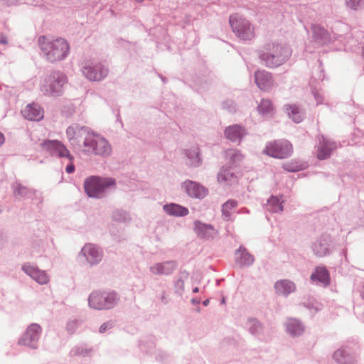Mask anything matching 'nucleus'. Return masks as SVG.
Here are the masks:
<instances>
[{
	"label": "nucleus",
	"mask_w": 364,
	"mask_h": 364,
	"mask_svg": "<svg viewBox=\"0 0 364 364\" xmlns=\"http://www.w3.org/2000/svg\"><path fill=\"white\" fill-rule=\"evenodd\" d=\"M292 54L291 48L287 44L269 42L264 44L259 50L260 63L269 68H276L286 63Z\"/></svg>",
	"instance_id": "obj_1"
},
{
	"label": "nucleus",
	"mask_w": 364,
	"mask_h": 364,
	"mask_svg": "<svg viewBox=\"0 0 364 364\" xmlns=\"http://www.w3.org/2000/svg\"><path fill=\"white\" fill-rule=\"evenodd\" d=\"M38 43L44 57L50 63L64 60L70 53V46L64 38L40 36Z\"/></svg>",
	"instance_id": "obj_2"
},
{
	"label": "nucleus",
	"mask_w": 364,
	"mask_h": 364,
	"mask_svg": "<svg viewBox=\"0 0 364 364\" xmlns=\"http://www.w3.org/2000/svg\"><path fill=\"white\" fill-rule=\"evenodd\" d=\"M80 150L87 156L107 158L111 156L112 147L105 137L92 131L82 141Z\"/></svg>",
	"instance_id": "obj_3"
},
{
	"label": "nucleus",
	"mask_w": 364,
	"mask_h": 364,
	"mask_svg": "<svg viewBox=\"0 0 364 364\" xmlns=\"http://www.w3.org/2000/svg\"><path fill=\"white\" fill-rule=\"evenodd\" d=\"M83 186L88 197L100 199L116 188V181L112 178L91 176L85 179Z\"/></svg>",
	"instance_id": "obj_4"
},
{
	"label": "nucleus",
	"mask_w": 364,
	"mask_h": 364,
	"mask_svg": "<svg viewBox=\"0 0 364 364\" xmlns=\"http://www.w3.org/2000/svg\"><path fill=\"white\" fill-rule=\"evenodd\" d=\"M66 83L67 77L64 73L53 71L45 77L41 85V91L46 96H60L63 93V86Z\"/></svg>",
	"instance_id": "obj_5"
},
{
	"label": "nucleus",
	"mask_w": 364,
	"mask_h": 364,
	"mask_svg": "<svg viewBox=\"0 0 364 364\" xmlns=\"http://www.w3.org/2000/svg\"><path fill=\"white\" fill-rule=\"evenodd\" d=\"M88 306L95 310H109L114 308L119 301L118 294L112 291H93L88 297Z\"/></svg>",
	"instance_id": "obj_6"
},
{
	"label": "nucleus",
	"mask_w": 364,
	"mask_h": 364,
	"mask_svg": "<svg viewBox=\"0 0 364 364\" xmlns=\"http://www.w3.org/2000/svg\"><path fill=\"white\" fill-rule=\"evenodd\" d=\"M229 23L234 33L241 40L250 41L255 36V29L252 24L239 14L230 16Z\"/></svg>",
	"instance_id": "obj_7"
},
{
	"label": "nucleus",
	"mask_w": 364,
	"mask_h": 364,
	"mask_svg": "<svg viewBox=\"0 0 364 364\" xmlns=\"http://www.w3.org/2000/svg\"><path fill=\"white\" fill-rule=\"evenodd\" d=\"M83 75L90 81H100L105 79L108 73L109 68L105 63L97 60H88L85 62L82 67Z\"/></svg>",
	"instance_id": "obj_8"
},
{
	"label": "nucleus",
	"mask_w": 364,
	"mask_h": 364,
	"mask_svg": "<svg viewBox=\"0 0 364 364\" xmlns=\"http://www.w3.org/2000/svg\"><path fill=\"white\" fill-rule=\"evenodd\" d=\"M102 250L97 245L92 243L85 244L78 254L79 260L90 267L99 264L103 259Z\"/></svg>",
	"instance_id": "obj_9"
},
{
	"label": "nucleus",
	"mask_w": 364,
	"mask_h": 364,
	"mask_svg": "<svg viewBox=\"0 0 364 364\" xmlns=\"http://www.w3.org/2000/svg\"><path fill=\"white\" fill-rule=\"evenodd\" d=\"M267 155L277 159H286L293 152L292 145L287 140L269 142L264 151Z\"/></svg>",
	"instance_id": "obj_10"
},
{
	"label": "nucleus",
	"mask_w": 364,
	"mask_h": 364,
	"mask_svg": "<svg viewBox=\"0 0 364 364\" xmlns=\"http://www.w3.org/2000/svg\"><path fill=\"white\" fill-rule=\"evenodd\" d=\"M41 334V326L36 323H31L19 338L18 343L31 349H37Z\"/></svg>",
	"instance_id": "obj_11"
},
{
	"label": "nucleus",
	"mask_w": 364,
	"mask_h": 364,
	"mask_svg": "<svg viewBox=\"0 0 364 364\" xmlns=\"http://www.w3.org/2000/svg\"><path fill=\"white\" fill-rule=\"evenodd\" d=\"M92 130L85 126H81L78 124H73L69 126L66 129V136L70 143L74 147H77L81 149V139H87V136L92 133Z\"/></svg>",
	"instance_id": "obj_12"
},
{
	"label": "nucleus",
	"mask_w": 364,
	"mask_h": 364,
	"mask_svg": "<svg viewBox=\"0 0 364 364\" xmlns=\"http://www.w3.org/2000/svg\"><path fill=\"white\" fill-rule=\"evenodd\" d=\"M317 157L320 160H324L330 157L332 151L337 148V144L323 135H318L317 136Z\"/></svg>",
	"instance_id": "obj_13"
},
{
	"label": "nucleus",
	"mask_w": 364,
	"mask_h": 364,
	"mask_svg": "<svg viewBox=\"0 0 364 364\" xmlns=\"http://www.w3.org/2000/svg\"><path fill=\"white\" fill-rule=\"evenodd\" d=\"M43 146L53 156H56L60 158L65 157L70 161H72L74 159L66 146L60 141L46 140L43 143Z\"/></svg>",
	"instance_id": "obj_14"
},
{
	"label": "nucleus",
	"mask_w": 364,
	"mask_h": 364,
	"mask_svg": "<svg viewBox=\"0 0 364 364\" xmlns=\"http://www.w3.org/2000/svg\"><path fill=\"white\" fill-rule=\"evenodd\" d=\"M21 270L41 285L49 282L50 278L46 272L38 269L30 262L24 263L21 267Z\"/></svg>",
	"instance_id": "obj_15"
},
{
	"label": "nucleus",
	"mask_w": 364,
	"mask_h": 364,
	"mask_svg": "<svg viewBox=\"0 0 364 364\" xmlns=\"http://www.w3.org/2000/svg\"><path fill=\"white\" fill-rule=\"evenodd\" d=\"M178 267L176 260L156 262L149 267V272L156 276H168L172 274Z\"/></svg>",
	"instance_id": "obj_16"
},
{
	"label": "nucleus",
	"mask_w": 364,
	"mask_h": 364,
	"mask_svg": "<svg viewBox=\"0 0 364 364\" xmlns=\"http://www.w3.org/2000/svg\"><path fill=\"white\" fill-rule=\"evenodd\" d=\"M255 81L257 86L262 91H269L274 85L272 73L264 70L255 72Z\"/></svg>",
	"instance_id": "obj_17"
},
{
	"label": "nucleus",
	"mask_w": 364,
	"mask_h": 364,
	"mask_svg": "<svg viewBox=\"0 0 364 364\" xmlns=\"http://www.w3.org/2000/svg\"><path fill=\"white\" fill-rule=\"evenodd\" d=\"M333 360L338 364H355V356L352 349L347 346H342L333 354Z\"/></svg>",
	"instance_id": "obj_18"
},
{
	"label": "nucleus",
	"mask_w": 364,
	"mask_h": 364,
	"mask_svg": "<svg viewBox=\"0 0 364 364\" xmlns=\"http://www.w3.org/2000/svg\"><path fill=\"white\" fill-rule=\"evenodd\" d=\"M182 189L190 196L196 198H203L208 193V190L199 183L186 181L182 183Z\"/></svg>",
	"instance_id": "obj_19"
},
{
	"label": "nucleus",
	"mask_w": 364,
	"mask_h": 364,
	"mask_svg": "<svg viewBox=\"0 0 364 364\" xmlns=\"http://www.w3.org/2000/svg\"><path fill=\"white\" fill-rule=\"evenodd\" d=\"M193 229L198 237L206 240H213L218 233L212 225L199 220L194 222Z\"/></svg>",
	"instance_id": "obj_20"
},
{
	"label": "nucleus",
	"mask_w": 364,
	"mask_h": 364,
	"mask_svg": "<svg viewBox=\"0 0 364 364\" xmlns=\"http://www.w3.org/2000/svg\"><path fill=\"white\" fill-rule=\"evenodd\" d=\"M312 32L314 41L319 45L327 44L337 39L335 34L331 35V33L320 25H313Z\"/></svg>",
	"instance_id": "obj_21"
},
{
	"label": "nucleus",
	"mask_w": 364,
	"mask_h": 364,
	"mask_svg": "<svg viewBox=\"0 0 364 364\" xmlns=\"http://www.w3.org/2000/svg\"><path fill=\"white\" fill-rule=\"evenodd\" d=\"M235 260L240 267H249L254 263L255 257L248 252L247 248L240 245L239 248L235 251Z\"/></svg>",
	"instance_id": "obj_22"
},
{
	"label": "nucleus",
	"mask_w": 364,
	"mask_h": 364,
	"mask_svg": "<svg viewBox=\"0 0 364 364\" xmlns=\"http://www.w3.org/2000/svg\"><path fill=\"white\" fill-rule=\"evenodd\" d=\"M287 333L293 338L299 337L304 333L305 326L299 319L288 318L285 322Z\"/></svg>",
	"instance_id": "obj_23"
},
{
	"label": "nucleus",
	"mask_w": 364,
	"mask_h": 364,
	"mask_svg": "<svg viewBox=\"0 0 364 364\" xmlns=\"http://www.w3.org/2000/svg\"><path fill=\"white\" fill-rule=\"evenodd\" d=\"M225 136L234 143H240L242 138L247 134L245 129L239 125L233 124L225 129Z\"/></svg>",
	"instance_id": "obj_24"
},
{
	"label": "nucleus",
	"mask_w": 364,
	"mask_h": 364,
	"mask_svg": "<svg viewBox=\"0 0 364 364\" xmlns=\"http://www.w3.org/2000/svg\"><path fill=\"white\" fill-rule=\"evenodd\" d=\"M330 238L323 235L315 241L312 245V250L318 257H324L330 253Z\"/></svg>",
	"instance_id": "obj_25"
},
{
	"label": "nucleus",
	"mask_w": 364,
	"mask_h": 364,
	"mask_svg": "<svg viewBox=\"0 0 364 364\" xmlns=\"http://www.w3.org/2000/svg\"><path fill=\"white\" fill-rule=\"evenodd\" d=\"M21 112L24 118L30 121H40L43 118V109L37 103L28 105Z\"/></svg>",
	"instance_id": "obj_26"
},
{
	"label": "nucleus",
	"mask_w": 364,
	"mask_h": 364,
	"mask_svg": "<svg viewBox=\"0 0 364 364\" xmlns=\"http://www.w3.org/2000/svg\"><path fill=\"white\" fill-rule=\"evenodd\" d=\"M311 280L326 287L330 285L331 277L328 269L324 266L316 267L311 275Z\"/></svg>",
	"instance_id": "obj_27"
},
{
	"label": "nucleus",
	"mask_w": 364,
	"mask_h": 364,
	"mask_svg": "<svg viewBox=\"0 0 364 364\" xmlns=\"http://www.w3.org/2000/svg\"><path fill=\"white\" fill-rule=\"evenodd\" d=\"M275 292L277 295L287 297L290 294L296 289L295 284L288 279L278 280L274 285Z\"/></svg>",
	"instance_id": "obj_28"
},
{
	"label": "nucleus",
	"mask_w": 364,
	"mask_h": 364,
	"mask_svg": "<svg viewBox=\"0 0 364 364\" xmlns=\"http://www.w3.org/2000/svg\"><path fill=\"white\" fill-rule=\"evenodd\" d=\"M163 210L167 215L174 217H184L189 213L187 208L173 203L165 204Z\"/></svg>",
	"instance_id": "obj_29"
},
{
	"label": "nucleus",
	"mask_w": 364,
	"mask_h": 364,
	"mask_svg": "<svg viewBox=\"0 0 364 364\" xmlns=\"http://www.w3.org/2000/svg\"><path fill=\"white\" fill-rule=\"evenodd\" d=\"M184 154L186 156V164L193 167H198L201 164L200 156V149L198 146H193L184 150Z\"/></svg>",
	"instance_id": "obj_30"
},
{
	"label": "nucleus",
	"mask_w": 364,
	"mask_h": 364,
	"mask_svg": "<svg viewBox=\"0 0 364 364\" xmlns=\"http://www.w3.org/2000/svg\"><path fill=\"white\" fill-rule=\"evenodd\" d=\"M11 190L14 196L16 198H25L30 197L31 193H35L34 189L30 188L22 185L19 181H16L11 184Z\"/></svg>",
	"instance_id": "obj_31"
},
{
	"label": "nucleus",
	"mask_w": 364,
	"mask_h": 364,
	"mask_svg": "<svg viewBox=\"0 0 364 364\" xmlns=\"http://www.w3.org/2000/svg\"><path fill=\"white\" fill-rule=\"evenodd\" d=\"M286 112L289 118H291L295 123H300L304 116L303 110L296 105H287L284 106Z\"/></svg>",
	"instance_id": "obj_32"
},
{
	"label": "nucleus",
	"mask_w": 364,
	"mask_h": 364,
	"mask_svg": "<svg viewBox=\"0 0 364 364\" xmlns=\"http://www.w3.org/2000/svg\"><path fill=\"white\" fill-rule=\"evenodd\" d=\"M218 180L220 183L231 184L236 181V176L230 167H223L218 173Z\"/></svg>",
	"instance_id": "obj_33"
},
{
	"label": "nucleus",
	"mask_w": 364,
	"mask_h": 364,
	"mask_svg": "<svg viewBox=\"0 0 364 364\" xmlns=\"http://www.w3.org/2000/svg\"><path fill=\"white\" fill-rule=\"evenodd\" d=\"M246 328L253 336H259L263 332V326L261 322L255 318H248Z\"/></svg>",
	"instance_id": "obj_34"
},
{
	"label": "nucleus",
	"mask_w": 364,
	"mask_h": 364,
	"mask_svg": "<svg viewBox=\"0 0 364 364\" xmlns=\"http://www.w3.org/2000/svg\"><path fill=\"white\" fill-rule=\"evenodd\" d=\"M237 201L230 199L222 205V217L225 221L232 220V210L237 206Z\"/></svg>",
	"instance_id": "obj_35"
},
{
	"label": "nucleus",
	"mask_w": 364,
	"mask_h": 364,
	"mask_svg": "<svg viewBox=\"0 0 364 364\" xmlns=\"http://www.w3.org/2000/svg\"><path fill=\"white\" fill-rule=\"evenodd\" d=\"M189 274L186 271H182L179 274L178 279L174 283V292L179 296H182L184 293L185 281L188 279Z\"/></svg>",
	"instance_id": "obj_36"
},
{
	"label": "nucleus",
	"mask_w": 364,
	"mask_h": 364,
	"mask_svg": "<svg viewBox=\"0 0 364 364\" xmlns=\"http://www.w3.org/2000/svg\"><path fill=\"white\" fill-rule=\"evenodd\" d=\"M281 198L272 196L267 203V210L272 213H279L283 211V200H281Z\"/></svg>",
	"instance_id": "obj_37"
},
{
	"label": "nucleus",
	"mask_w": 364,
	"mask_h": 364,
	"mask_svg": "<svg viewBox=\"0 0 364 364\" xmlns=\"http://www.w3.org/2000/svg\"><path fill=\"white\" fill-rule=\"evenodd\" d=\"M225 157L230 160V163L233 166H236L243 159V156L241 152L239 150L235 149L227 150L225 151Z\"/></svg>",
	"instance_id": "obj_38"
},
{
	"label": "nucleus",
	"mask_w": 364,
	"mask_h": 364,
	"mask_svg": "<svg viewBox=\"0 0 364 364\" xmlns=\"http://www.w3.org/2000/svg\"><path fill=\"white\" fill-rule=\"evenodd\" d=\"M273 109L272 102L267 99H262L257 107V110L262 116H267Z\"/></svg>",
	"instance_id": "obj_39"
},
{
	"label": "nucleus",
	"mask_w": 364,
	"mask_h": 364,
	"mask_svg": "<svg viewBox=\"0 0 364 364\" xmlns=\"http://www.w3.org/2000/svg\"><path fill=\"white\" fill-rule=\"evenodd\" d=\"M112 219L119 223H126L130 220L129 213L122 209H117L113 211L112 214Z\"/></svg>",
	"instance_id": "obj_40"
},
{
	"label": "nucleus",
	"mask_w": 364,
	"mask_h": 364,
	"mask_svg": "<svg viewBox=\"0 0 364 364\" xmlns=\"http://www.w3.org/2000/svg\"><path fill=\"white\" fill-rule=\"evenodd\" d=\"M91 352L90 348H85L82 346H78L74 347L71 351L70 354L73 356H83L85 357L87 355H89L90 353Z\"/></svg>",
	"instance_id": "obj_41"
},
{
	"label": "nucleus",
	"mask_w": 364,
	"mask_h": 364,
	"mask_svg": "<svg viewBox=\"0 0 364 364\" xmlns=\"http://www.w3.org/2000/svg\"><path fill=\"white\" fill-rule=\"evenodd\" d=\"M346 5L348 8L358 10L363 7L364 0H345Z\"/></svg>",
	"instance_id": "obj_42"
},
{
	"label": "nucleus",
	"mask_w": 364,
	"mask_h": 364,
	"mask_svg": "<svg viewBox=\"0 0 364 364\" xmlns=\"http://www.w3.org/2000/svg\"><path fill=\"white\" fill-rule=\"evenodd\" d=\"M304 168L303 164L291 162L284 165V168L289 172H296Z\"/></svg>",
	"instance_id": "obj_43"
},
{
	"label": "nucleus",
	"mask_w": 364,
	"mask_h": 364,
	"mask_svg": "<svg viewBox=\"0 0 364 364\" xmlns=\"http://www.w3.org/2000/svg\"><path fill=\"white\" fill-rule=\"evenodd\" d=\"M82 321L77 318L70 320L67 323V330L69 333H73L76 328L81 324Z\"/></svg>",
	"instance_id": "obj_44"
},
{
	"label": "nucleus",
	"mask_w": 364,
	"mask_h": 364,
	"mask_svg": "<svg viewBox=\"0 0 364 364\" xmlns=\"http://www.w3.org/2000/svg\"><path fill=\"white\" fill-rule=\"evenodd\" d=\"M114 322L113 321L110 320V321H106L100 326V327L99 328V332L100 333H104L107 332L108 330L112 329L114 327Z\"/></svg>",
	"instance_id": "obj_45"
},
{
	"label": "nucleus",
	"mask_w": 364,
	"mask_h": 364,
	"mask_svg": "<svg viewBox=\"0 0 364 364\" xmlns=\"http://www.w3.org/2000/svg\"><path fill=\"white\" fill-rule=\"evenodd\" d=\"M312 94H313L314 97L316 102V105H321L323 102L324 97H323V93L321 91L314 88L312 90Z\"/></svg>",
	"instance_id": "obj_46"
},
{
	"label": "nucleus",
	"mask_w": 364,
	"mask_h": 364,
	"mask_svg": "<svg viewBox=\"0 0 364 364\" xmlns=\"http://www.w3.org/2000/svg\"><path fill=\"white\" fill-rule=\"evenodd\" d=\"M34 192L35 193H31V195H30L28 198L33 200H36L38 204H42L43 202V193L36 189H34Z\"/></svg>",
	"instance_id": "obj_47"
},
{
	"label": "nucleus",
	"mask_w": 364,
	"mask_h": 364,
	"mask_svg": "<svg viewBox=\"0 0 364 364\" xmlns=\"http://www.w3.org/2000/svg\"><path fill=\"white\" fill-rule=\"evenodd\" d=\"M223 108L228 110L230 112H234L235 110V105L232 101H225L222 104Z\"/></svg>",
	"instance_id": "obj_48"
},
{
	"label": "nucleus",
	"mask_w": 364,
	"mask_h": 364,
	"mask_svg": "<svg viewBox=\"0 0 364 364\" xmlns=\"http://www.w3.org/2000/svg\"><path fill=\"white\" fill-rule=\"evenodd\" d=\"M168 355L164 353V352H160L158 353L157 356H156V359L161 362H165L166 361V360L168 359Z\"/></svg>",
	"instance_id": "obj_49"
},
{
	"label": "nucleus",
	"mask_w": 364,
	"mask_h": 364,
	"mask_svg": "<svg viewBox=\"0 0 364 364\" xmlns=\"http://www.w3.org/2000/svg\"><path fill=\"white\" fill-rule=\"evenodd\" d=\"M70 163L66 166L65 168V171L68 173H72L75 171V166L73 164V163L72 162V161H70Z\"/></svg>",
	"instance_id": "obj_50"
},
{
	"label": "nucleus",
	"mask_w": 364,
	"mask_h": 364,
	"mask_svg": "<svg viewBox=\"0 0 364 364\" xmlns=\"http://www.w3.org/2000/svg\"><path fill=\"white\" fill-rule=\"evenodd\" d=\"M1 2H3L9 6L14 5L16 4L17 0H0Z\"/></svg>",
	"instance_id": "obj_51"
},
{
	"label": "nucleus",
	"mask_w": 364,
	"mask_h": 364,
	"mask_svg": "<svg viewBox=\"0 0 364 364\" xmlns=\"http://www.w3.org/2000/svg\"><path fill=\"white\" fill-rule=\"evenodd\" d=\"M237 213V214H249L250 210L246 208H242L240 210H239Z\"/></svg>",
	"instance_id": "obj_52"
},
{
	"label": "nucleus",
	"mask_w": 364,
	"mask_h": 364,
	"mask_svg": "<svg viewBox=\"0 0 364 364\" xmlns=\"http://www.w3.org/2000/svg\"><path fill=\"white\" fill-rule=\"evenodd\" d=\"M191 302L193 305L199 304L200 303V299L198 298H193Z\"/></svg>",
	"instance_id": "obj_53"
},
{
	"label": "nucleus",
	"mask_w": 364,
	"mask_h": 364,
	"mask_svg": "<svg viewBox=\"0 0 364 364\" xmlns=\"http://www.w3.org/2000/svg\"><path fill=\"white\" fill-rule=\"evenodd\" d=\"M5 138L2 133L0 132V146L4 142Z\"/></svg>",
	"instance_id": "obj_54"
},
{
	"label": "nucleus",
	"mask_w": 364,
	"mask_h": 364,
	"mask_svg": "<svg viewBox=\"0 0 364 364\" xmlns=\"http://www.w3.org/2000/svg\"><path fill=\"white\" fill-rule=\"evenodd\" d=\"M7 43L6 38L5 37H3L0 39V43L1 44H6Z\"/></svg>",
	"instance_id": "obj_55"
},
{
	"label": "nucleus",
	"mask_w": 364,
	"mask_h": 364,
	"mask_svg": "<svg viewBox=\"0 0 364 364\" xmlns=\"http://www.w3.org/2000/svg\"><path fill=\"white\" fill-rule=\"evenodd\" d=\"M210 303V300L208 299H205L203 301V306H207Z\"/></svg>",
	"instance_id": "obj_56"
},
{
	"label": "nucleus",
	"mask_w": 364,
	"mask_h": 364,
	"mask_svg": "<svg viewBox=\"0 0 364 364\" xmlns=\"http://www.w3.org/2000/svg\"><path fill=\"white\" fill-rule=\"evenodd\" d=\"M199 291V288L198 287H195L193 289V293H198Z\"/></svg>",
	"instance_id": "obj_57"
},
{
	"label": "nucleus",
	"mask_w": 364,
	"mask_h": 364,
	"mask_svg": "<svg viewBox=\"0 0 364 364\" xmlns=\"http://www.w3.org/2000/svg\"><path fill=\"white\" fill-rule=\"evenodd\" d=\"M221 304H225V299L224 298L222 299Z\"/></svg>",
	"instance_id": "obj_58"
},
{
	"label": "nucleus",
	"mask_w": 364,
	"mask_h": 364,
	"mask_svg": "<svg viewBox=\"0 0 364 364\" xmlns=\"http://www.w3.org/2000/svg\"><path fill=\"white\" fill-rule=\"evenodd\" d=\"M161 79L164 82H165V78L161 77Z\"/></svg>",
	"instance_id": "obj_59"
}]
</instances>
